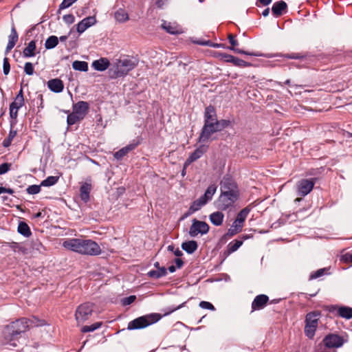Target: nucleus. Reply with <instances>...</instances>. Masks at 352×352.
I'll return each mask as SVG.
<instances>
[{
  "label": "nucleus",
  "mask_w": 352,
  "mask_h": 352,
  "mask_svg": "<svg viewBox=\"0 0 352 352\" xmlns=\"http://www.w3.org/2000/svg\"><path fill=\"white\" fill-rule=\"evenodd\" d=\"M287 8V4L283 1H280L276 2L272 8V11L274 15L276 16H280L283 11L285 10Z\"/></svg>",
  "instance_id": "a878e982"
},
{
  "label": "nucleus",
  "mask_w": 352,
  "mask_h": 352,
  "mask_svg": "<svg viewBox=\"0 0 352 352\" xmlns=\"http://www.w3.org/2000/svg\"><path fill=\"white\" fill-rule=\"evenodd\" d=\"M137 65L136 60L128 57L116 59L109 70V76L113 79L124 77Z\"/></svg>",
  "instance_id": "f03ea898"
},
{
  "label": "nucleus",
  "mask_w": 352,
  "mask_h": 352,
  "mask_svg": "<svg viewBox=\"0 0 352 352\" xmlns=\"http://www.w3.org/2000/svg\"><path fill=\"white\" fill-rule=\"evenodd\" d=\"M228 182L223 179L221 182V194L219 198V206L222 209H226L237 199L238 192L234 188L227 186Z\"/></svg>",
  "instance_id": "20e7f679"
},
{
  "label": "nucleus",
  "mask_w": 352,
  "mask_h": 352,
  "mask_svg": "<svg viewBox=\"0 0 352 352\" xmlns=\"http://www.w3.org/2000/svg\"><path fill=\"white\" fill-rule=\"evenodd\" d=\"M205 123H215L217 121V115L214 108L209 106L205 110Z\"/></svg>",
  "instance_id": "412c9836"
},
{
  "label": "nucleus",
  "mask_w": 352,
  "mask_h": 352,
  "mask_svg": "<svg viewBox=\"0 0 352 352\" xmlns=\"http://www.w3.org/2000/svg\"><path fill=\"white\" fill-rule=\"evenodd\" d=\"M63 20L68 24H72L75 21V17L72 14H66L63 16Z\"/></svg>",
  "instance_id": "5fc2aeb1"
},
{
  "label": "nucleus",
  "mask_w": 352,
  "mask_h": 352,
  "mask_svg": "<svg viewBox=\"0 0 352 352\" xmlns=\"http://www.w3.org/2000/svg\"><path fill=\"white\" fill-rule=\"evenodd\" d=\"M24 97L21 89L16 95L14 102L10 105V116L12 119H16L18 115V110L24 105Z\"/></svg>",
  "instance_id": "6e6552de"
},
{
  "label": "nucleus",
  "mask_w": 352,
  "mask_h": 352,
  "mask_svg": "<svg viewBox=\"0 0 352 352\" xmlns=\"http://www.w3.org/2000/svg\"><path fill=\"white\" fill-rule=\"evenodd\" d=\"M58 177L55 176H50L41 182V186H51L58 182Z\"/></svg>",
  "instance_id": "ea45409f"
},
{
  "label": "nucleus",
  "mask_w": 352,
  "mask_h": 352,
  "mask_svg": "<svg viewBox=\"0 0 352 352\" xmlns=\"http://www.w3.org/2000/svg\"><path fill=\"white\" fill-rule=\"evenodd\" d=\"M217 186L215 184L210 185L201 197L208 203L210 201L217 191Z\"/></svg>",
  "instance_id": "2f4dec72"
},
{
  "label": "nucleus",
  "mask_w": 352,
  "mask_h": 352,
  "mask_svg": "<svg viewBox=\"0 0 352 352\" xmlns=\"http://www.w3.org/2000/svg\"><path fill=\"white\" fill-rule=\"evenodd\" d=\"M101 322H96L91 325H86L82 327L81 331L83 333L91 332L96 330L101 327Z\"/></svg>",
  "instance_id": "a19ab883"
},
{
  "label": "nucleus",
  "mask_w": 352,
  "mask_h": 352,
  "mask_svg": "<svg viewBox=\"0 0 352 352\" xmlns=\"http://www.w3.org/2000/svg\"><path fill=\"white\" fill-rule=\"evenodd\" d=\"M329 310H330V311H336L338 314L343 318H345L347 320L352 318V308H351L349 307L332 306Z\"/></svg>",
  "instance_id": "4468645a"
},
{
  "label": "nucleus",
  "mask_w": 352,
  "mask_h": 352,
  "mask_svg": "<svg viewBox=\"0 0 352 352\" xmlns=\"http://www.w3.org/2000/svg\"><path fill=\"white\" fill-rule=\"evenodd\" d=\"M36 41H31L28 46L23 50V55L24 57L30 58L33 57L36 54Z\"/></svg>",
  "instance_id": "cd10ccee"
},
{
  "label": "nucleus",
  "mask_w": 352,
  "mask_h": 352,
  "mask_svg": "<svg viewBox=\"0 0 352 352\" xmlns=\"http://www.w3.org/2000/svg\"><path fill=\"white\" fill-rule=\"evenodd\" d=\"M161 318L158 314L145 315L129 322L127 329L129 330L143 329L157 322Z\"/></svg>",
  "instance_id": "39448f33"
},
{
  "label": "nucleus",
  "mask_w": 352,
  "mask_h": 352,
  "mask_svg": "<svg viewBox=\"0 0 352 352\" xmlns=\"http://www.w3.org/2000/svg\"><path fill=\"white\" fill-rule=\"evenodd\" d=\"M272 0H258V2L256 3L257 6H258V3L263 5V6H267L271 3Z\"/></svg>",
  "instance_id": "680f3d73"
},
{
  "label": "nucleus",
  "mask_w": 352,
  "mask_h": 352,
  "mask_svg": "<svg viewBox=\"0 0 352 352\" xmlns=\"http://www.w3.org/2000/svg\"><path fill=\"white\" fill-rule=\"evenodd\" d=\"M62 245L68 250L83 255L97 256L102 252L99 245L91 239H66Z\"/></svg>",
  "instance_id": "f257e3e1"
},
{
  "label": "nucleus",
  "mask_w": 352,
  "mask_h": 352,
  "mask_svg": "<svg viewBox=\"0 0 352 352\" xmlns=\"http://www.w3.org/2000/svg\"><path fill=\"white\" fill-rule=\"evenodd\" d=\"M41 185H32L27 188L28 193L30 195H35L41 191Z\"/></svg>",
  "instance_id": "49530a36"
},
{
  "label": "nucleus",
  "mask_w": 352,
  "mask_h": 352,
  "mask_svg": "<svg viewBox=\"0 0 352 352\" xmlns=\"http://www.w3.org/2000/svg\"><path fill=\"white\" fill-rule=\"evenodd\" d=\"M10 164L8 163H3L0 165V175L5 174L10 169Z\"/></svg>",
  "instance_id": "864d4df0"
},
{
  "label": "nucleus",
  "mask_w": 352,
  "mask_h": 352,
  "mask_svg": "<svg viewBox=\"0 0 352 352\" xmlns=\"http://www.w3.org/2000/svg\"><path fill=\"white\" fill-rule=\"evenodd\" d=\"M82 119V118H80L79 116L73 111L67 116V123L69 125H72Z\"/></svg>",
  "instance_id": "37998d69"
},
{
  "label": "nucleus",
  "mask_w": 352,
  "mask_h": 352,
  "mask_svg": "<svg viewBox=\"0 0 352 352\" xmlns=\"http://www.w3.org/2000/svg\"><path fill=\"white\" fill-rule=\"evenodd\" d=\"M222 58H225V60L228 63H233L235 57L229 54H221Z\"/></svg>",
  "instance_id": "bf43d9fd"
},
{
  "label": "nucleus",
  "mask_w": 352,
  "mask_h": 352,
  "mask_svg": "<svg viewBox=\"0 0 352 352\" xmlns=\"http://www.w3.org/2000/svg\"><path fill=\"white\" fill-rule=\"evenodd\" d=\"M232 63L234 65L240 66V67H245L248 65V63L245 61H244L243 60H241L240 58H236V57Z\"/></svg>",
  "instance_id": "6e6d98bb"
},
{
  "label": "nucleus",
  "mask_w": 352,
  "mask_h": 352,
  "mask_svg": "<svg viewBox=\"0 0 352 352\" xmlns=\"http://www.w3.org/2000/svg\"><path fill=\"white\" fill-rule=\"evenodd\" d=\"M243 244V241L235 240L233 242H231L228 245V253H232L236 251Z\"/></svg>",
  "instance_id": "58836bf2"
},
{
  "label": "nucleus",
  "mask_w": 352,
  "mask_h": 352,
  "mask_svg": "<svg viewBox=\"0 0 352 352\" xmlns=\"http://www.w3.org/2000/svg\"><path fill=\"white\" fill-rule=\"evenodd\" d=\"M58 43V38L56 36H50L45 41V47L47 50H50L54 48Z\"/></svg>",
  "instance_id": "c9c22d12"
},
{
  "label": "nucleus",
  "mask_w": 352,
  "mask_h": 352,
  "mask_svg": "<svg viewBox=\"0 0 352 352\" xmlns=\"http://www.w3.org/2000/svg\"><path fill=\"white\" fill-rule=\"evenodd\" d=\"M91 190V185L89 183L85 182L82 184L80 189V195L81 199L87 202L89 199V193Z\"/></svg>",
  "instance_id": "5701e85b"
},
{
  "label": "nucleus",
  "mask_w": 352,
  "mask_h": 352,
  "mask_svg": "<svg viewBox=\"0 0 352 352\" xmlns=\"http://www.w3.org/2000/svg\"><path fill=\"white\" fill-rule=\"evenodd\" d=\"M250 210L248 208H245L243 210L240 211V212L238 214L237 217L236 219V221L240 224H242L243 226V223L248 217Z\"/></svg>",
  "instance_id": "e433bc0d"
},
{
  "label": "nucleus",
  "mask_w": 352,
  "mask_h": 352,
  "mask_svg": "<svg viewBox=\"0 0 352 352\" xmlns=\"http://www.w3.org/2000/svg\"><path fill=\"white\" fill-rule=\"evenodd\" d=\"M73 69L77 71L87 72L88 64L85 61L75 60L72 63Z\"/></svg>",
  "instance_id": "f704fd0d"
},
{
  "label": "nucleus",
  "mask_w": 352,
  "mask_h": 352,
  "mask_svg": "<svg viewBox=\"0 0 352 352\" xmlns=\"http://www.w3.org/2000/svg\"><path fill=\"white\" fill-rule=\"evenodd\" d=\"M314 184L315 182L313 179H305L299 181L297 185L298 195L301 196L308 195L312 190Z\"/></svg>",
  "instance_id": "9d476101"
},
{
  "label": "nucleus",
  "mask_w": 352,
  "mask_h": 352,
  "mask_svg": "<svg viewBox=\"0 0 352 352\" xmlns=\"http://www.w3.org/2000/svg\"><path fill=\"white\" fill-rule=\"evenodd\" d=\"M215 124H216V126H217L218 131H221L222 129L228 127L230 125V122L229 120H217Z\"/></svg>",
  "instance_id": "c03bdc74"
},
{
  "label": "nucleus",
  "mask_w": 352,
  "mask_h": 352,
  "mask_svg": "<svg viewBox=\"0 0 352 352\" xmlns=\"http://www.w3.org/2000/svg\"><path fill=\"white\" fill-rule=\"evenodd\" d=\"M93 312V305L87 302L78 307L75 318L78 324H82L89 318Z\"/></svg>",
  "instance_id": "423d86ee"
},
{
  "label": "nucleus",
  "mask_w": 352,
  "mask_h": 352,
  "mask_svg": "<svg viewBox=\"0 0 352 352\" xmlns=\"http://www.w3.org/2000/svg\"><path fill=\"white\" fill-rule=\"evenodd\" d=\"M243 225L234 221L231 227L228 229V232L225 234V238H230L242 230Z\"/></svg>",
  "instance_id": "bb28decb"
},
{
  "label": "nucleus",
  "mask_w": 352,
  "mask_h": 352,
  "mask_svg": "<svg viewBox=\"0 0 352 352\" xmlns=\"http://www.w3.org/2000/svg\"><path fill=\"white\" fill-rule=\"evenodd\" d=\"M212 47H214V48H223L225 47L224 45L222 44V43H213V45H212Z\"/></svg>",
  "instance_id": "69168bd1"
},
{
  "label": "nucleus",
  "mask_w": 352,
  "mask_h": 352,
  "mask_svg": "<svg viewBox=\"0 0 352 352\" xmlns=\"http://www.w3.org/2000/svg\"><path fill=\"white\" fill-rule=\"evenodd\" d=\"M1 193H8V194L12 195L14 193V190L12 188H6L0 186V195Z\"/></svg>",
  "instance_id": "052dcab7"
},
{
  "label": "nucleus",
  "mask_w": 352,
  "mask_h": 352,
  "mask_svg": "<svg viewBox=\"0 0 352 352\" xmlns=\"http://www.w3.org/2000/svg\"><path fill=\"white\" fill-rule=\"evenodd\" d=\"M207 151V146L201 145L192 153L184 163V168H186L191 163L199 159Z\"/></svg>",
  "instance_id": "f8f14e48"
},
{
  "label": "nucleus",
  "mask_w": 352,
  "mask_h": 352,
  "mask_svg": "<svg viewBox=\"0 0 352 352\" xmlns=\"http://www.w3.org/2000/svg\"><path fill=\"white\" fill-rule=\"evenodd\" d=\"M167 274L166 269L164 267L158 268L155 270H151L148 272V276L153 278H159L166 276Z\"/></svg>",
  "instance_id": "72a5a7b5"
},
{
  "label": "nucleus",
  "mask_w": 352,
  "mask_h": 352,
  "mask_svg": "<svg viewBox=\"0 0 352 352\" xmlns=\"http://www.w3.org/2000/svg\"><path fill=\"white\" fill-rule=\"evenodd\" d=\"M316 328L317 327H314V325H309V324H306L305 327V335L308 338H312L315 335V331L316 330Z\"/></svg>",
  "instance_id": "79ce46f5"
},
{
  "label": "nucleus",
  "mask_w": 352,
  "mask_h": 352,
  "mask_svg": "<svg viewBox=\"0 0 352 352\" xmlns=\"http://www.w3.org/2000/svg\"><path fill=\"white\" fill-rule=\"evenodd\" d=\"M89 109V104L85 101H80L73 106V111L82 118L87 114Z\"/></svg>",
  "instance_id": "dca6fc26"
},
{
  "label": "nucleus",
  "mask_w": 352,
  "mask_h": 352,
  "mask_svg": "<svg viewBox=\"0 0 352 352\" xmlns=\"http://www.w3.org/2000/svg\"><path fill=\"white\" fill-rule=\"evenodd\" d=\"M24 71L28 75H32L34 73V67L31 63H26L24 67Z\"/></svg>",
  "instance_id": "8fccbe9b"
},
{
  "label": "nucleus",
  "mask_w": 352,
  "mask_h": 352,
  "mask_svg": "<svg viewBox=\"0 0 352 352\" xmlns=\"http://www.w3.org/2000/svg\"><path fill=\"white\" fill-rule=\"evenodd\" d=\"M268 300V296L264 294H261L256 296L252 303V309L258 310L263 309L266 305Z\"/></svg>",
  "instance_id": "f3484780"
},
{
  "label": "nucleus",
  "mask_w": 352,
  "mask_h": 352,
  "mask_svg": "<svg viewBox=\"0 0 352 352\" xmlns=\"http://www.w3.org/2000/svg\"><path fill=\"white\" fill-rule=\"evenodd\" d=\"M210 220L211 223L216 226H221L223 221L224 214L221 212H214L210 214Z\"/></svg>",
  "instance_id": "c85d7f7f"
},
{
  "label": "nucleus",
  "mask_w": 352,
  "mask_h": 352,
  "mask_svg": "<svg viewBox=\"0 0 352 352\" xmlns=\"http://www.w3.org/2000/svg\"><path fill=\"white\" fill-rule=\"evenodd\" d=\"M175 263L178 268L182 267L184 263L182 260L180 258H176Z\"/></svg>",
  "instance_id": "0e129e2a"
},
{
  "label": "nucleus",
  "mask_w": 352,
  "mask_h": 352,
  "mask_svg": "<svg viewBox=\"0 0 352 352\" xmlns=\"http://www.w3.org/2000/svg\"><path fill=\"white\" fill-rule=\"evenodd\" d=\"M174 254H175V256H182V254H183L182 252L180 250H179L178 248H177V249H176V250L174 251Z\"/></svg>",
  "instance_id": "774afa93"
},
{
  "label": "nucleus",
  "mask_w": 352,
  "mask_h": 352,
  "mask_svg": "<svg viewBox=\"0 0 352 352\" xmlns=\"http://www.w3.org/2000/svg\"><path fill=\"white\" fill-rule=\"evenodd\" d=\"M96 23V19L94 16L86 17L77 24V32L80 34H82L88 28L94 25Z\"/></svg>",
  "instance_id": "2eb2a0df"
},
{
  "label": "nucleus",
  "mask_w": 352,
  "mask_h": 352,
  "mask_svg": "<svg viewBox=\"0 0 352 352\" xmlns=\"http://www.w3.org/2000/svg\"><path fill=\"white\" fill-rule=\"evenodd\" d=\"M199 307L202 309H209V310H212V311H214L215 309L214 307L210 302H207V301L200 302Z\"/></svg>",
  "instance_id": "09e8293b"
},
{
  "label": "nucleus",
  "mask_w": 352,
  "mask_h": 352,
  "mask_svg": "<svg viewBox=\"0 0 352 352\" xmlns=\"http://www.w3.org/2000/svg\"><path fill=\"white\" fill-rule=\"evenodd\" d=\"M325 348L331 349L332 348H338L342 345V339L335 334H331L325 337L324 339Z\"/></svg>",
  "instance_id": "9b49d317"
},
{
  "label": "nucleus",
  "mask_w": 352,
  "mask_h": 352,
  "mask_svg": "<svg viewBox=\"0 0 352 352\" xmlns=\"http://www.w3.org/2000/svg\"><path fill=\"white\" fill-rule=\"evenodd\" d=\"M16 131L11 130L10 131V133H9L8 137L7 138V139L3 141V146L5 147L9 146L10 145V144H11L12 140L16 136Z\"/></svg>",
  "instance_id": "a18cd8bd"
},
{
  "label": "nucleus",
  "mask_w": 352,
  "mask_h": 352,
  "mask_svg": "<svg viewBox=\"0 0 352 352\" xmlns=\"http://www.w3.org/2000/svg\"><path fill=\"white\" fill-rule=\"evenodd\" d=\"M114 19L117 23H124L129 20V16L126 10L119 8L113 14Z\"/></svg>",
  "instance_id": "aec40b11"
},
{
  "label": "nucleus",
  "mask_w": 352,
  "mask_h": 352,
  "mask_svg": "<svg viewBox=\"0 0 352 352\" xmlns=\"http://www.w3.org/2000/svg\"><path fill=\"white\" fill-rule=\"evenodd\" d=\"M109 61L105 58H102L94 60L92 63V67L97 71L103 72L109 66Z\"/></svg>",
  "instance_id": "4be33fe9"
},
{
  "label": "nucleus",
  "mask_w": 352,
  "mask_h": 352,
  "mask_svg": "<svg viewBox=\"0 0 352 352\" xmlns=\"http://www.w3.org/2000/svg\"><path fill=\"white\" fill-rule=\"evenodd\" d=\"M3 74L5 75H8L10 72V63H9V61H8V58H4L3 59Z\"/></svg>",
  "instance_id": "3c124183"
},
{
  "label": "nucleus",
  "mask_w": 352,
  "mask_h": 352,
  "mask_svg": "<svg viewBox=\"0 0 352 352\" xmlns=\"http://www.w3.org/2000/svg\"><path fill=\"white\" fill-rule=\"evenodd\" d=\"M18 232L25 236H29L31 232L29 226L25 222H20L18 226Z\"/></svg>",
  "instance_id": "4c0bfd02"
},
{
  "label": "nucleus",
  "mask_w": 352,
  "mask_h": 352,
  "mask_svg": "<svg viewBox=\"0 0 352 352\" xmlns=\"http://www.w3.org/2000/svg\"><path fill=\"white\" fill-rule=\"evenodd\" d=\"M45 324L43 320H39L36 318L32 319L21 318L11 324L8 325L5 330V336L14 337L26 331L28 328L33 326H43Z\"/></svg>",
  "instance_id": "7ed1b4c3"
},
{
  "label": "nucleus",
  "mask_w": 352,
  "mask_h": 352,
  "mask_svg": "<svg viewBox=\"0 0 352 352\" xmlns=\"http://www.w3.org/2000/svg\"><path fill=\"white\" fill-rule=\"evenodd\" d=\"M19 36L14 26L11 28L10 34L8 36V43L6 49V54H8L10 50L14 47L18 41Z\"/></svg>",
  "instance_id": "a211bd4d"
},
{
  "label": "nucleus",
  "mask_w": 352,
  "mask_h": 352,
  "mask_svg": "<svg viewBox=\"0 0 352 352\" xmlns=\"http://www.w3.org/2000/svg\"><path fill=\"white\" fill-rule=\"evenodd\" d=\"M324 270H325V269H320V270H318L315 273L311 274L310 275V278L311 279H314V278H317L318 277H320L321 276L323 275Z\"/></svg>",
  "instance_id": "4d7b16f0"
},
{
  "label": "nucleus",
  "mask_w": 352,
  "mask_h": 352,
  "mask_svg": "<svg viewBox=\"0 0 352 352\" xmlns=\"http://www.w3.org/2000/svg\"><path fill=\"white\" fill-rule=\"evenodd\" d=\"M161 26L168 33L171 34H180L184 32L182 28L175 22L171 23L164 21Z\"/></svg>",
  "instance_id": "ddd939ff"
},
{
  "label": "nucleus",
  "mask_w": 352,
  "mask_h": 352,
  "mask_svg": "<svg viewBox=\"0 0 352 352\" xmlns=\"http://www.w3.org/2000/svg\"><path fill=\"white\" fill-rule=\"evenodd\" d=\"M77 0H63L59 6L60 10H63L71 6Z\"/></svg>",
  "instance_id": "de8ad7c7"
},
{
  "label": "nucleus",
  "mask_w": 352,
  "mask_h": 352,
  "mask_svg": "<svg viewBox=\"0 0 352 352\" xmlns=\"http://www.w3.org/2000/svg\"><path fill=\"white\" fill-rule=\"evenodd\" d=\"M135 147V144H129L126 146L125 147L121 148L114 154L115 158L117 160L122 159L124 156H125L129 152L133 150Z\"/></svg>",
  "instance_id": "7c9ffc66"
},
{
  "label": "nucleus",
  "mask_w": 352,
  "mask_h": 352,
  "mask_svg": "<svg viewBox=\"0 0 352 352\" xmlns=\"http://www.w3.org/2000/svg\"><path fill=\"white\" fill-rule=\"evenodd\" d=\"M184 303H182V305H179L178 307H175V308H174V309H171L170 311H169L167 314H165L164 315H165V316H166V315H168V314H169L170 313H172V312H173L174 311H175V310H177V309H180L181 307H182L184 306Z\"/></svg>",
  "instance_id": "338daca9"
},
{
  "label": "nucleus",
  "mask_w": 352,
  "mask_h": 352,
  "mask_svg": "<svg viewBox=\"0 0 352 352\" xmlns=\"http://www.w3.org/2000/svg\"><path fill=\"white\" fill-rule=\"evenodd\" d=\"M207 202L201 197L199 199L195 200L190 206L188 213L186 214L183 219L189 214H191L196 211L199 210L202 206L206 205Z\"/></svg>",
  "instance_id": "b1692460"
},
{
  "label": "nucleus",
  "mask_w": 352,
  "mask_h": 352,
  "mask_svg": "<svg viewBox=\"0 0 352 352\" xmlns=\"http://www.w3.org/2000/svg\"><path fill=\"white\" fill-rule=\"evenodd\" d=\"M316 352H334L333 350L332 349H327L325 347H323V346H321L320 347Z\"/></svg>",
  "instance_id": "e2e57ef3"
},
{
  "label": "nucleus",
  "mask_w": 352,
  "mask_h": 352,
  "mask_svg": "<svg viewBox=\"0 0 352 352\" xmlns=\"http://www.w3.org/2000/svg\"><path fill=\"white\" fill-rule=\"evenodd\" d=\"M342 260L346 263L352 262V253H346L344 254L342 256Z\"/></svg>",
  "instance_id": "13d9d810"
},
{
  "label": "nucleus",
  "mask_w": 352,
  "mask_h": 352,
  "mask_svg": "<svg viewBox=\"0 0 352 352\" xmlns=\"http://www.w3.org/2000/svg\"><path fill=\"white\" fill-rule=\"evenodd\" d=\"M320 316V313L319 311H313L307 314L305 319L306 324L317 327Z\"/></svg>",
  "instance_id": "393cba45"
},
{
  "label": "nucleus",
  "mask_w": 352,
  "mask_h": 352,
  "mask_svg": "<svg viewBox=\"0 0 352 352\" xmlns=\"http://www.w3.org/2000/svg\"><path fill=\"white\" fill-rule=\"evenodd\" d=\"M209 226L205 221L192 219V225L189 229V234L192 237H195L198 234L204 235L208 232Z\"/></svg>",
  "instance_id": "0eeeda50"
},
{
  "label": "nucleus",
  "mask_w": 352,
  "mask_h": 352,
  "mask_svg": "<svg viewBox=\"0 0 352 352\" xmlns=\"http://www.w3.org/2000/svg\"><path fill=\"white\" fill-rule=\"evenodd\" d=\"M228 39H229L230 44L232 45V47H228L230 50H233L239 54H246V55H250V56H257L256 54H255L254 53H250V52H245V51L239 50V49L234 48V47L238 45V42L235 40L233 34H230L228 35Z\"/></svg>",
  "instance_id": "c756f323"
},
{
  "label": "nucleus",
  "mask_w": 352,
  "mask_h": 352,
  "mask_svg": "<svg viewBox=\"0 0 352 352\" xmlns=\"http://www.w3.org/2000/svg\"><path fill=\"white\" fill-rule=\"evenodd\" d=\"M136 299L135 296H130L129 297L124 298L122 300V302L123 305H129L133 303Z\"/></svg>",
  "instance_id": "603ef678"
},
{
  "label": "nucleus",
  "mask_w": 352,
  "mask_h": 352,
  "mask_svg": "<svg viewBox=\"0 0 352 352\" xmlns=\"http://www.w3.org/2000/svg\"><path fill=\"white\" fill-rule=\"evenodd\" d=\"M48 88L53 92L60 93L63 90L64 85L61 80L54 78L47 82Z\"/></svg>",
  "instance_id": "6ab92c4d"
},
{
  "label": "nucleus",
  "mask_w": 352,
  "mask_h": 352,
  "mask_svg": "<svg viewBox=\"0 0 352 352\" xmlns=\"http://www.w3.org/2000/svg\"><path fill=\"white\" fill-rule=\"evenodd\" d=\"M182 248L187 253L192 254L197 249V243L195 241H189L183 243Z\"/></svg>",
  "instance_id": "473e14b6"
},
{
  "label": "nucleus",
  "mask_w": 352,
  "mask_h": 352,
  "mask_svg": "<svg viewBox=\"0 0 352 352\" xmlns=\"http://www.w3.org/2000/svg\"><path fill=\"white\" fill-rule=\"evenodd\" d=\"M219 131L215 123H204L201 133L199 136V142H207L211 135Z\"/></svg>",
  "instance_id": "1a4fd4ad"
}]
</instances>
